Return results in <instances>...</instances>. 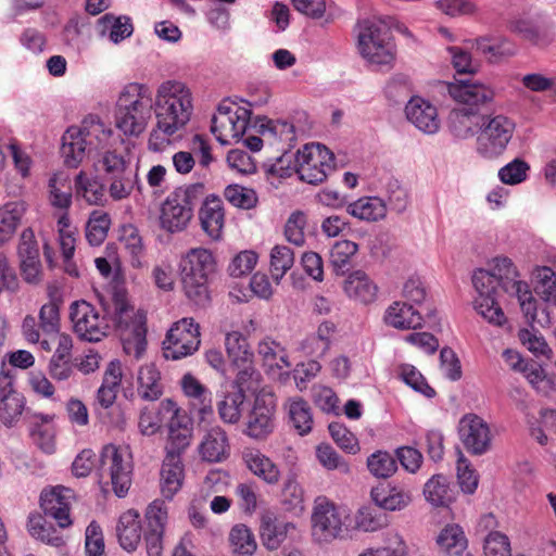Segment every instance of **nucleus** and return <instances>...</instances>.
Listing matches in <instances>:
<instances>
[{
	"instance_id": "1",
	"label": "nucleus",
	"mask_w": 556,
	"mask_h": 556,
	"mask_svg": "<svg viewBox=\"0 0 556 556\" xmlns=\"http://www.w3.org/2000/svg\"><path fill=\"white\" fill-rule=\"evenodd\" d=\"M518 274L507 257H495L491 270L477 269L472 275V285L478 292L475 308L490 324L502 326L506 321L503 309L498 305L500 289L510 292L514 288H523V282L516 280Z\"/></svg>"
},
{
	"instance_id": "2",
	"label": "nucleus",
	"mask_w": 556,
	"mask_h": 556,
	"mask_svg": "<svg viewBox=\"0 0 556 556\" xmlns=\"http://www.w3.org/2000/svg\"><path fill=\"white\" fill-rule=\"evenodd\" d=\"M333 153L321 143H307L295 154L285 153L270 166L269 173L280 177L296 172L300 179L317 185L323 182L333 168Z\"/></svg>"
},
{
	"instance_id": "3",
	"label": "nucleus",
	"mask_w": 556,
	"mask_h": 556,
	"mask_svg": "<svg viewBox=\"0 0 556 556\" xmlns=\"http://www.w3.org/2000/svg\"><path fill=\"white\" fill-rule=\"evenodd\" d=\"M357 49L370 64L391 66L396 55L390 27L378 18H365L357 23Z\"/></svg>"
},
{
	"instance_id": "4",
	"label": "nucleus",
	"mask_w": 556,
	"mask_h": 556,
	"mask_svg": "<svg viewBox=\"0 0 556 556\" xmlns=\"http://www.w3.org/2000/svg\"><path fill=\"white\" fill-rule=\"evenodd\" d=\"M216 263L206 249H192L181 262V279L188 299L199 306L210 301L208 281Z\"/></svg>"
},
{
	"instance_id": "5",
	"label": "nucleus",
	"mask_w": 556,
	"mask_h": 556,
	"mask_svg": "<svg viewBox=\"0 0 556 556\" xmlns=\"http://www.w3.org/2000/svg\"><path fill=\"white\" fill-rule=\"evenodd\" d=\"M204 194V185L192 184L173 191L161 207L160 226L175 233L185 230L193 216V208Z\"/></svg>"
},
{
	"instance_id": "6",
	"label": "nucleus",
	"mask_w": 556,
	"mask_h": 556,
	"mask_svg": "<svg viewBox=\"0 0 556 556\" xmlns=\"http://www.w3.org/2000/svg\"><path fill=\"white\" fill-rule=\"evenodd\" d=\"M349 516L327 497L319 496L314 502L312 513V534L320 543H329L343 538L348 531Z\"/></svg>"
},
{
	"instance_id": "7",
	"label": "nucleus",
	"mask_w": 556,
	"mask_h": 556,
	"mask_svg": "<svg viewBox=\"0 0 556 556\" xmlns=\"http://www.w3.org/2000/svg\"><path fill=\"white\" fill-rule=\"evenodd\" d=\"M99 476L110 477L114 493L125 496L131 484L132 464L128 453L113 444L105 445L99 457Z\"/></svg>"
},
{
	"instance_id": "8",
	"label": "nucleus",
	"mask_w": 556,
	"mask_h": 556,
	"mask_svg": "<svg viewBox=\"0 0 556 556\" xmlns=\"http://www.w3.org/2000/svg\"><path fill=\"white\" fill-rule=\"evenodd\" d=\"M200 342L199 325L192 318H182L167 331L163 355L166 359H180L193 354Z\"/></svg>"
},
{
	"instance_id": "9",
	"label": "nucleus",
	"mask_w": 556,
	"mask_h": 556,
	"mask_svg": "<svg viewBox=\"0 0 556 556\" xmlns=\"http://www.w3.org/2000/svg\"><path fill=\"white\" fill-rule=\"evenodd\" d=\"M478 137V152L486 157L493 159L503 153L510 141L515 123L504 115L486 116L484 126L480 129Z\"/></svg>"
},
{
	"instance_id": "10",
	"label": "nucleus",
	"mask_w": 556,
	"mask_h": 556,
	"mask_svg": "<svg viewBox=\"0 0 556 556\" xmlns=\"http://www.w3.org/2000/svg\"><path fill=\"white\" fill-rule=\"evenodd\" d=\"M70 317L75 332L84 340L98 342L108 334V316L100 317L99 312L86 301L71 304Z\"/></svg>"
},
{
	"instance_id": "11",
	"label": "nucleus",
	"mask_w": 556,
	"mask_h": 556,
	"mask_svg": "<svg viewBox=\"0 0 556 556\" xmlns=\"http://www.w3.org/2000/svg\"><path fill=\"white\" fill-rule=\"evenodd\" d=\"M101 163L111 180V197L115 200L128 197L134 187L129 162L116 151H106L102 156Z\"/></svg>"
},
{
	"instance_id": "12",
	"label": "nucleus",
	"mask_w": 556,
	"mask_h": 556,
	"mask_svg": "<svg viewBox=\"0 0 556 556\" xmlns=\"http://www.w3.org/2000/svg\"><path fill=\"white\" fill-rule=\"evenodd\" d=\"M459 438L465 448L473 455H482L490 450L491 431L489 425L479 416H464L458 427Z\"/></svg>"
},
{
	"instance_id": "13",
	"label": "nucleus",
	"mask_w": 556,
	"mask_h": 556,
	"mask_svg": "<svg viewBox=\"0 0 556 556\" xmlns=\"http://www.w3.org/2000/svg\"><path fill=\"white\" fill-rule=\"evenodd\" d=\"M275 402L270 394L257 395L247 424L245 433L254 439H265L275 428Z\"/></svg>"
},
{
	"instance_id": "14",
	"label": "nucleus",
	"mask_w": 556,
	"mask_h": 556,
	"mask_svg": "<svg viewBox=\"0 0 556 556\" xmlns=\"http://www.w3.org/2000/svg\"><path fill=\"white\" fill-rule=\"evenodd\" d=\"M102 311L108 319L113 323L118 332L134 329L135 321L141 317L142 327H146V315L141 312H135L127 303L125 294L115 292L110 301L100 300Z\"/></svg>"
},
{
	"instance_id": "15",
	"label": "nucleus",
	"mask_w": 556,
	"mask_h": 556,
	"mask_svg": "<svg viewBox=\"0 0 556 556\" xmlns=\"http://www.w3.org/2000/svg\"><path fill=\"white\" fill-rule=\"evenodd\" d=\"M73 497L71 489L56 486L50 491H43L40 496V507L45 516L54 519L60 528L72 525L70 517V504Z\"/></svg>"
},
{
	"instance_id": "16",
	"label": "nucleus",
	"mask_w": 556,
	"mask_h": 556,
	"mask_svg": "<svg viewBox=\"0 0 556 556\" xmlns=\"http://www.w3.org/2000/svg\"><path fill=\"white\" fill-rule=\"evenodd\" d=\"M180 408L172 399L160 402L157 407L146 405L139 412L138 429L142 435L151 437L160 431L165 421H169Z\"/></svg>"
},
{
	"instance_id": "17",
	"label": "nucleus",
	"mask_w": 556,
	"mask_h": 556,
	"mask_svg": "<svg viewBox=\"0 0 556 556\" xmlns=\"http://www.w3.org/2000/svg\"><path fill=\"white\" fill-rule=\"evenodd\" d=\"M486 115L478 106H454L447 116L451 132L462 139L473 136L485 124Z\"/></svg>"
},
{
	"instance_id": "18",
	"label": "nucleus",
	"mask_w": 556,
	"mask_h": 556,
	"mask_svg": "<svg viewBox=\"0 0 556 556\" xmlns=\"http://www.w3.org/2000/svg\"><path fill=\"white\" fill-rule=\"evenodd\" d=\"M168 437L165 446L166 456H176L181 458V454L190 445L192 438V421L187 414L179 409L167 424Z\"/></svg>"
},
{
	"instance_id": "19",
	"label": "nucleus",
	"mask_w": 556,
	"mask_h": 556,
	"mask_svg": "<svg viewBox=\"0 0 556 556\" xmlns=\"http://www.w3.org/2000/svg\"><path fill=\"white\" fill-rule=\"evenodd\" d=\"M439 87L441 92H447L459 104H484L494 99V91L482 84L441 83Z\"/></svg>"
},
{
	"instance_id": "20",
	"label": "nucleus",
	"mask_w": 556,
	"mask_h": 556,
	"mask_svg": "<svg viewBox=\"0 0 556 556\" xmlns=\"http://www.w3.org/2000/svg\"><path fill=\"white\" fill-rule=\"evenodd\" d=\"M87 134L86 126H72L63 134L60 153L66 167L76 168L85 159Z\"/></svg>"
},
{
	"instance_id": "21",
	"label": "nucleus",
	"mask_w": 556,
	"mask_h": 556,
	"mask_svg": "<svg viewBox=\"0 0 556 556\" xmlns=\"http://www.w3.org/2000/svg\"><path fill=\"white\" fill-rule=\"evenodd\" d=\"M292 522L278 519L275 513L265 511L261 516L260 535L263 545L269 551L278 549L286 541L290 530H294Z\"/></svg>"
},
{
	"instance_id": "22",
	"label": "nucleus",
	"mask_w": 556,
	"mask_h": 556,
	"mask_svg": "<svg viewBox=\"0 0 556 556\" xmlns=\"http://www.w3.org/2000/svg\"><path fill=\"white\" fill-rule=\"evenodd\" d=\"M164 393L161 372L154 364L142 365L137 375V394L146 402H155Z\"/></svg>"
},
{
	"instance_id": "23",
	"label": "nucleus",
	"mask_w": 556,
	"mask_h": 556,
	"mask_svg": "<svg viewBox=\"0 0 556 556\" xmlns=\"http://www.w3.org/2000/svg\"><path fill=\"white\" fill-rule=\"evenodd\" d=\"M199 217L205 233L214 240L218 239L224 226L222 200L215 195L207 197L200 208Z\"/></svg>"
},
{
	"instance_id": "24",
	"label": "nucleus",
	"mask_w": 556,
	"mask_h": 556,
	"mask_svg": "<svg viewBox=\"0 0 556 556\" xmlns=\"http://www.w3.org/2000/svg\"><path fill=\"white\" fill-rule=\"evenodd\" d=\"M185 477L184 464L180 457L165 456L161 468V492L167 500L181 489Z\"/></svg>"
},
{
	"instance_id": "25",
	"label": "nucleus",
	"mask_w": 556,
	"mask_h": 556,
	"mask_svg": "<svg viewBox=\"0 0 556 556\" xmlns=\"http://www.w3.org/2000/svg\"><path fill=\"white\" fill-rule=\"evenodd\" d=\"M156 126L166 136L184 129L191 116L192 106H157Z\"/></svg>"
},
{
	"instance_id": "26",
	"label": "nucleus",
	"mask_w": 556,
	"mask_h": 556,
	"mask_svg": "<svg viewBox=\"0 0 556 556\" xmlns=\"http://www.w3.org/2000/svg\"><path fill=\"white\" fill-rule=\"evenodd\" d=\"M386 323L396 329H416L421 327L424 317L407 302H394L387 311Z\"/></svg>"
},
{
	"instance_id": "27",
	"label": "nucleus",
	"mask_w": 556,
	"mask_h": 556,
	"mask_svg": "<svg viewBox=\"0 0 556 556\" xmlns=\"http://www.w3.org/2000/svg\"><path fill=\"white\" fill-rule=\"evenodd\" d=\"M243 460L249 470L266 483L276 484L279 481L280 471L277 465L260 451L245 450Z\"/></svg>"
},
{
	"instance_id": "28",
	"label": "nucleus",
	"mask_w": 556,
	"mask_h": 556,
	"mask_svg": "<svg viewBox=\"0 0 556 556\" xmlns=\"http://www.w3.org/2000/svg\"><path fill=\"white\" fill-rule=\"evenodd\" d=\"M119 545L127 552L137 548L141 540V523L136 510H127L118 520L116 527Z\"/></svg>"
},
{
	"instance_id": "29",
	"label": "nucleus",
	"mask_w": 556,
	"mask_h": 556,
	"mask_svg": "<svg viewBox=\"0 0 556 556\" xmlns=\"http://www.w3.org/2000/svg\"><path fill=\"white\" fill-rule=\"evenodd\" d=\"M200 454L204 460L211 463L225 459L228 454L226 432L219 427L210 429L200 445Z\"/></svg>"
},
{
	"instance_id": "30",
	"label": "nucleus",
	"mask_w": 556,
	"mask_h": 556,
	"mask_svg": "<svg viewBox=\"0 0 556 556\" xmlns=\"http://www.w3.org/2000/svg\"><path fill=\"white\" fill-rule=\"evenodd\" d=\"M346 212L361 220L377 222L386 217L387 204L378 197H365L350 203Z\"/></svg>"
},
{
	"instance_id": "31",
	"label": "nucleus",
	"mask_w": 556,
	"mask_h": 556,
	"mask_svg": "<svg viewBox=\"0 0 556 556\" xmlns=\"http://www.w3.org/2000/svg\"><path fill=\"white\" fill-rule=\"evenodd\" d=\"M25 212L23 201L8 202L0 207V247L13 237Z\"/></svg>"
},
{
	"instance_id": "32",
	"label": "nucleus",
	"mask_w": 556,
	"mask_h": 556,
	"mask_svg": "<svg viewBox=\"0 0 556 556\" xmlns=\"http://www.w3.org/2000/svg\"><path fill=\"white\" fill-rule=\"evenodd\" d=\"M150 110L143 112L139 106H122L116 116V126L126 136H139L147 127Z\"/></svg>"
},
{
	"instance_id": "33",
	"label": "nucleus",
	"mask_w": 556,
	"mask_h": 556,
	"mask_svg": "<svg viewBox=\"0 0 556 556\" xmlns=\"http://www.w3.org/2000/svg\"><path fill=\"white\" fill-rule=\"evenodd\" d=\"M343 288L350 298H354L363 303L374 301L377 292V287L363 270L351 273L345 279Z\"/></svg>"
},
{
	"instance_id": "34",
	"label": "nucleus",
	"mask_w": 556,
	"mask_h": 556,
	"mask_svg": "<svg viewBox=\"0 0 556 556\" xmlns=\"http://www.w3.org/2000/svg\"><path fill=\"white\" fill-rule=\"evenodd\" d=\"M217 109L219 117L213 116L211 131L216 135L217 122L222 118L229 125L232 137L240 138L248 128L251 111L247 106H238L232 116L230 106H217Z\"/></svg>"
},
{
	"instance_id": "35",
	"label": "nucleus",
	"mask_w": 556,
	"mask_h": 556,
	"mask_svg": "<svg viewBox=\"0 0 556 556\" xmlns=\"http://www.w3.org/2000/svg\"><path fill=\"white\" fill-rule=\"evenodd\" d=\"M371 498L379 509L394 511L408 506L412 496L408 491L399 488L384 489L376 488L371 490Z\"/></svg>"
},
{
	"instance_id": "36",
	"label": "nucleus",
	"mask_w": 556,
	"mask_h": 556,
	"mask_svg": "<svg viewBox=\"0 0 556 556\" xmlns=\"http://www.w3.org/2000/svg\"><path fill=\"white\" fill-rule=\"evenodd\" d=\"M99 31L104 36L109 31V38L114 43H118L131 36L134 27L128 16H115L106 13L98 20Z\"/></svg>"
},
{
	"instance_id": "37",
	"label": "nucleus",
	"mask_w": 556,
	"mask_h": 556,
	"mask_svg": "<svg viewBox=\"0 0 556 556\" xmlns=\"http://www.w3.org/2000/svg\"><path fill=\"white\" fill-rule=\"evenodd\" d=\"M406 118L425 134H435L441 125L437 106H405Z\"/></svg>"
},
{
	"instance_id": "38",
	"label": "nucleus",
	"mask_w": 556,
	"mask_h": 556,
	"mask_svg": "<svg viewBox=\"0 0 556 556\" xmlns=\"http://www.w3.org/2000/svg\"><path fill=\"white\" fill-rule=\"evenodd\" d=\"M121 379V364L117 361H112L104 372L103 382L97 395L98 402L103 408L111 407L115 402Z\"/></svg>"
},
{
	"instance_id": "39",
	"label": "nucleus",
	"mask_w": 556,
	"mask_h": 556,
	"mask_svg": "<svg viewBox=\"0 0 556 556\" xmlns=\"http://www.w3.org/2000/svg\"><path fill=\"white\" fill-rule=\"evenodd\" d=\"M439 552L454 556L458 552H464L468 547V541L465 533L458 525H446L437 536Z\"/></svg>"
},
{
	"instance_id": "40",
	"label": "nucleus",
	"mask_w": 556,
	"mask_h": 556,
	"mask_svg": "<svg viewBox=\"0 0 556 556\" xmlns=\"http://www.w3.org/2000/svg\"><path fill=\"white\" fill-rule=\"evenodd\" d=\"M386 99L394 104H430L429 101L410 94L408 78L405 75H395L386 86Z\"/></svg>"
},
{
	"instance_id": "41",
	"label": "nucleus",
	"mask_w": 556,
	"mask_h": 556,
	"mask_svg": "<svg viewBox=\"0 0 556 556\" xmlns=\"http://www.w3.org/2000/svg\"><path fill=\"white\" fill-rule=\"evenodd\" d=\"M424 495L434 507L447 506L453 500L448 480L443 475H434L426 482Z\"/></svg>"
},
{
	"instance_id": "42",
	"label": "nucleus",
	"mask_w": 556,
	"mask_h": 556,
	"mask_svg": "<svg viewBox=\"0 0 556 556\" xmlns=\"http://www.w3.org/2000/svg\"><path fill=\"white\" fill-rule=\"evenodd\" d=\"M288 415L290 422L300 435L312 431L313 416L311 406L301 397L290 399L288 402Z\"/></svg>"
},
{
	"instance_id": "43",
	"label": "nucleus",
	"mask_w": 556,
	"mask_h": 556,
	"mask_svg": "<svg viewBox=\"0 0 556 556\" xmlns=\"http://www.w3.org/2000/svg\"><path fill=\"white\" fill-rule=\"evenodd\" d=\"M511 30L531 45L540 48L547 47L554 40L553 34L548 29L541 28L528 20L515 21L511 24Z\"/></svg>"
},
{
	"instance_id": "44",
	"label": "nucleus",
	"mask_w": 556,
	"mask_h": 556,
	"mask_svg": "<svg viewBox=\"0 0 556 556\" xmlns=\"http://www.w3.org/2000/svg\"><path fill=\"white\" fill-rule=\"evenodd\" d=\"M190 89L181 81L167 80L157 89L155 104H191Z\"/></svg>"
},
{
	"instance_id": "45",
	"label": "nucleus",
	"mask_w": 556,
	"mask_h": 556,
	"mask_svg": "<svg viewBox=\"0 0 556 556\" xmlns=\"http://www.w3.org/2000/svg\"><path fill=\"white\" fill-rule=\"evenodd\" d=\"M229 542L232 553L237 556H251L257 547L253 532L242 523L231 528Z\"/></svg>"
},
{
	"instance_id": "46",
	"label": "nucleus",
	"mask_w": 556,
	"mask_h": 556,
	"mask_svg": "<svg viewBox=\"0 0 556 556\" xmlns=\"http://www.w3.org/2000/svg\"><path fill=\"white\" fill-rule=\"evenodd\" d=\"M132 330L119 332L123 349L126 354L134 355L137 359L141 357L147 346V327H142V319L139 317Z\"/></svg>"
},
{
	"instance_id": "47",
	"label": "nucleus",
	"mask_w": 556,
	"mask_h": 556,
	"mask_svg": "<svg viewBox=\"0 0 556 556\" xmlns=\"http://www.w3.org/2000/svg\"><path fill=\"white\" fill-rule=\"evenodd\" d=\"M358 245L350 240L338 241L330 250V264L337 275H344L351 266L352 257L357 253Z\"/></svg>"
},
{
	"instance_id": "48",
	"label": "nucleus",
	"mask_w": 556,
	"mask_h": 556,
	"mask_svg": "<svg viewBox=\"0 0 556 556\" xmlns=\"http://www.w3.org/2000/svg\"><path fill=\"white\" fill-rule=\"evenodd\" d=\"M77 195H81L89 204L100 205L105 200L104 186L96 179H89L84 172L75 178Z\"/></svg>"
},
{
	"instance_id": "49",
	"label": "nucleus",
	"mask_w": 556,
	"mask_h": 556,
	"mask_svg": "<svg viewBox=\"0 0 556 556\" xmlns=\"http://www.w3.org/2000/svg\"><path fill=\"white\" fill-rule=\"evenodd\" d=\"M294 264V252L287 245H276L270 252V273L274 281L279 285L286 273Z\"/></svg>"
},
{
	"instance_id": "50",
	"label": "nucleus",
	"mask_w": 556,
	"mask_h": 556,
	"mask_svg": "<svg viewBox=\"0 0 556 556\" xmlns=\"http://www.w3.org/2000/svg\"><path fill=\"white\" fill-rule=\"evenodd\" d=\"M226 352L231 363L240 364L253 359L247 338L239 331L228 332L225 338Z\"/></svg>"
},
{
	"instance_id": "51",
	"label": "nucleus",
	"mask_w": 556,
	"mask_h": 556,
	"mask_svg": "<svg viewBox=\"0 0 556 556\" xmlns=\"http://www.w3.org/2000/svg\"><path fill=\"white\" fill-rule=\"evenodd\" d=\"M535 293L545 302L556 298V274L549 267H538L533 271Z\"/></svg>"
},
{
	"instance_id": "52",
	"label": "nucleus",
	"mask_w": 556,
	"mask_h": 556,
	"mask_svg": "<svg viewBox=\"0 0 556 556\" xmlns=\"http://www.w3.org/2000/svg\"><path fill=\"white\" fill-rule=\"evenodd\" d=\"M28 531L37 540L52 546L63 544V539L52 525L48 523L42 516H30L28 520Z\"/></svg>"
},
{
	"instance_id": "53",
	"label": "nucleus",
	"mask_w": 556,
	"mask_h": 556,
	"mask_svg": "<svg viewBox=\"0 0 556 556\" xmlns=\"http://www.w3.org/2000/svg\"><path fill=\"white\" fill-rule=\"evenodd\" d=\"M472 47L490 62H496L504 55L513 54V50L507 46V40L504 38L480 37L475 40Z\"/></svg>"
},
{
	"instance_id": "54",
	"label": "nucleus",
	"mask_w": 556,
	"mask_h": 556,
	"mask_svg": "<svg viewBox=\"0 0 556 556\" xmlns=\"http://www.w3.org/2000/svg\"><path fill=\"white\" fill-rule=\"evenodd\" d=\"M509 293L517 295L521 311L523 312L527 320L530 324L539 323L543 325L544 323H549L548 313L546 308H543L541 312L544 315V319L538 317L536 301L533 298L526 282H523V288H514L513 291H510Z\"/></svg>"
},
{
	"instance_id": "55",
	"label": "nucleus",
	"mask_w": 556,
	"mask_h": 556,
	"mask_svg": "<svg viewBox=\"0 0 556 556\" xmlns=\"http://www.w3.org/2000/svg\"><path fill=\"white\" fill-rule=\"evenodd\" d=\"M110 217L108 214L93 212L86 226V238L91 245H100L108 236L110 228Z\"/></svg>"
},
{
	"instance_id": "56",
	"label": "nucleus",
	"mask_w": 556,
	"mask_h": 556,
	"mask_svg": "<svg viewBox=\"0 0 556 556\" xmlns=\"http://www.w3.org/2000/svg\"><path fill=\"white\" fill-rule=\"evenodd\" d=\"M367 467L375 477L386 479L397 470V463L388 452L378 451L368 457Z\"/></svg>"
},
{
	"instance_id": "57",
	"label": "nucleus",
	"mask_w": 556,
	"mask_h": 556,
	"mask_svg": "<svg viewBox=\"0 0 556 556\" xmlns=\"http://www.w3.org/2000/svg\"><path fill=\"white\" fill-rule=\"evenodd\" d=\"M67 185V178L62 177V175H53L49 179V189H50V202L53 206L66 210L71 206L72 203V192L71 187L67 186L66 190H62V187Z\"/></svg>"
},
{
	"instance_id": "58",
	"label": "nucleus",
	"mask_w": 556,
	"mask_h": 556,
	"mask_svg": "<svg viewBox=\"0 0 556 556\" xmlns=\"http://www.w3.org/2000/svg\"><path fill=\"white\" fill-rule=\"evenodd\" d=\"M181 386L186 395L194 397L200 401L202 407L200 413L205 415L212 413L211 393L191 375H185L181 380Z\"/></svg>"
},
{
	"instance_id": "59",
	"label": "nucleus",
	"mask_w": 556,
	"mask_h": 556,
	"mask_svg": "<svg viewBox=\"0 0 556 556\" xmlns=\"http://www.w3.org/2000/svg\"><path fill=\"white\" fill-rule=\"evenodd\" d=\"M245 395L242 392L227 394L218 404L220 418L228 424H236L241 415L240 406L244 402Z\"/></svg>"
},
{
	"instance_id": "60",
	"label": "nucleus",
	"mask_w": 556,
	"mask_h": 556,
	"mask_svg": "<svg viewBox=\"0 0 556 556\" xmlns=\"http://www.w3.org/2000/svg\"><path fill=\"white\" fill-rule=\"evenodd\" d=\"M0 402L2 404L0 418L5 426L10 427L21 417L25 406V399L21 393H16L0 400Z\"/></svg>"
},
{
	"instance_id": "61",
	"label": "nucleus",
	"mask_w": 556,
	"mask_h": 556,
	"mask_svg": "<svg viewBox=\"0 0 556 556\" xmlns=\"http://www.w3.org/2000/svg\"><path fill=\"white\" fill-rule=\"evenodd\" d=\"M224 194L232 205L243 210H250L257 203L255 191L239 185L228 186Z\"/></svg>"
},
{
	"instance_id": "62",
	"label": "nucleus",
	"mask_w": 556,
	"mask_h": 556,
	"mask_svg": "<svg viewBox=\"0 0 556 556\" xmlns=\"http://www.w3.org/2000/svg\"><path fill=\"white\" fill-rule=\"evenodd\" d=\"M530 166L520 159H515L498 170V177L505 185H517L526 180Z\"/></svg>"
},
{
	"instance_id": "63",
	"label": "nucleus",
	"mask_w": 556,
	"mask_h": 556,
	"mask_svg": "<svg viewBox=\"0 0 556 556\" xmlns=\"http://www.w3.org/2000/svg\"><path fill=\"white\" fill-rule=\"evenodd\" d=\"M382 509L364 507L359 510L357 525L366 532L377 531L388 525V518Z\"/></svg>"
},
{
	"instance_id": "64",
	"label": "nucleus",
	"mask_w": 556,
	"mask_h": 556,
	"mask_svg": "<svg viewBox=\"0 0 556 556\" xmlns=\"http://www.w3.org/2000/svg\"><path fill=\"white\" fill-rule=\"evenodd\" d=\"M485 556H511L510 542L502 532H490L484 541Z\"/></svg>"
}]
</instances>
